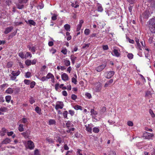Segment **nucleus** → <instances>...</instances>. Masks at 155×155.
<instances>
[{
  "instance_id": "44",
  "label": "nucleus",
  "mask_w": 155,
  "mask_h": 155,
  "mask_svg": "<svg viewBox=\"0 0 155 155\" xmlns=\"http://www.w3.org/2000/svg\"><path fill=\"white\" fill-rule=\"evenodd\" d=\"M35 111L38 113L40 114L41 112V109L38 106L36 107L35 108Z\"/></svg>"
},
{
  "instance_id": "62",
  "label": "nucleus",
  "mask_w": 155,
  "mask_h": 155,
  "mask_svg": "<svg viewBox=\"0 0 155 155\" xmlns=\"http://www.w3.org/2000/svg\"><path fill=\"white\" fill-rule=\"evenodd\" d=\"M30 51H31L33 54L35 52V48L34 47H31V49L30 50Z\"/></svg>"
},
{
  "instance_id": "11",
  "label": "nucleus",
  "mask_w": 155,
  "mask_h": 155,
  "mask_svg": "<svg viewBox=\"0 0 155 155\" xmlns=\"http://www.w3.org/2000/svg\"><path fill=\"white\" fill-rule=\"evenodd\" d=\"M27 146L30 149H33L34 147V143L31 140H29L28 141Z\"/></svg>"
},
{
  "instance_id": "12",
  "label": "nucleus",
  "mask_w": 155,
  "mask_h": 155,
  "mask_svg": "<svg viewBox=\"0 0 155 155\" xmlns=\"http://www.w3.org/2000/svg\"><path fill=\"white\" fill-rule=\"evenodd\" d=\"M141 44L139 43H138V44H137V47L140 50H142V48H144V43L143 41H141L140 42Z\"/></svg>"
},
{
  "instance_id": "54",
  "label": "nucleus",
  "mask_w": 155,
  "mask_h": 155,
  "mask_svg": "<svg viewBox=\"0 0 155 155\" xmlns=\"http://www.w3.org/2000/svg\"><path fill=\"white\" fill-rule=\"evenodd\" d=\"M127 1L130 4H134L135 2V0H127Z\"/></svg>"
},
{
  "instance_id": "7",
  "label": "nucleus",
  "mask_w": 155,
  "mask_h": 155,
  "mask_svg": "<svg viewBox=\"0 0 155 155\" xmlns=\"http://www.w3.org/2000/svg\"><path fill=\"white\" fill-rule=\"evenodd\" d=\"M86 130L90 133H91L92 128L93 127V124H91L86 125H85Z\"/></svg>"
},
{
  "instance_id": "63",
  "label": "nucleus",
  "mask_w": 155,
  "mask_h": 155,
  "mask_svg": "<svg viewBox=\"0 0 155 155\" xmlns=\"http://www.w3.org/2000/svg\"><path fill=\"white\" fill-rule=\"evenodd\" d=\"M62 94L63 95L65 96H67L68 95V94L65 91H63L62 92Z\"/></svg>"
},
{
  "instance_id": "34",
  "label": "nucleus",
  "mask_w": 155,
  "mask_h": 155,
  "mask_svg": "<svg viewBox=\"0 0 155 155\" xmlns=\"http://www.w3.org/2000/svg\"><path fill=\"white\" fill-rule=\"evenodd\" d=\"M17 6V8L19 9H21L24 8V5L22 4L19 3V2Z\"/></svg>"
},
{
  "instance_id": "47",
  "label": "nucleus",
  "mask_w": 155,
  "mask_h": 155,
  "mask_svg": "<svg viewBox=\"0 0 155 155\" xmlns=\"http://www.w3.org/2000/svg\"><path fill=\"white\" fill-rule=\"evenodd\" d=\"M28 57H30V58H31L32 55L30 52H27L25 55V58H28Z\"/></svg>"
},
{
  "instance_id": "4",
  "label": "nucleus",
  "mask_w": 155,
  "mask_h": 155,
  "mask_svg": "<svg viewBox=\"0 0 155 155\" xmlns=\"http://www.w3.org/2000/svg\"><path fill=\"white\" fill-rule=\"evenodd\" d=\"M153 136V134L147 132H144L143 135V137L146 139H150Z\"/></svg>"
},
{
  "instance_id": "27",
  "label": "nucleus",
  "mask_w": 155,
  "mask_h": 155,
  "mask_svg": "<svg viewBox=\"0 0 155 155\" xmlns=\"http://www.w3.org/2000/svg\"><path fill=\"white\" fill-rule=\"evenodd\" d=\"M55 140L57 141L58 142L60 143H61L62 142V140L61 138L60 137L58 136H57L55 137Z\"/></svg>"
},
{
  "instance_id": "8",
  "label": "nucleus",
  "mask_w": 155,
  "mask_h": 155,
  "mask_svg": "<svg viewBox=\"0 0 155 155\" xmlns=\"http://www.w3.org/2000/svg\"><path fill=\"white\" fill-rule=\"evenodd\" d=\"M106 66V64L100 65L96 68V70L98 72H100Z\"/></svg>"
},
{
  "instance_id": "49",
  "label": "nucleus",
  "mask_w": 155,
  "mask_h": 155,
  "mask_svg": "<svg viewBox=\"0 0 155 155\" xmlns=\"http://www.w3.org/2000/svg\"><path fill=\"white\" fill-rule=\"evenodd\" d=\"M28 0H19L18 2H19V3H26Z\"/></svg>"
},
{
  "instance_id": "59",
  "label": "nucleus",
  "mask_w": 155,
  "mask_h": 155,
  "mask_svg": "<svg viewBox=\"0 0 155 155\" xmlns=\"http://www.w3.org/2000/svg\"><path fill=\"white\" fill-rule=\"evenodd\" d=\"M127 125L129 126H132L133 125V122L131 121H128L127 123Z\"/></svg>"
},
{
  "instance_id": "64",
  "label": "nucleus",
  "mask_w": 155,
  "mask_h": 155,
  "mask_svg": "<svg viewBox=\"0 0 155 155\" xmlns=\"http://www.w3.org/2000/svg\"><path fill=\"white\" fill-rule=\"evenodd\" d=\"M153 38L152 37H151L149 39V42L150 43H151L153 40Z\"/></svg>"
},
{
  "instance_id": "56",
  "label": "nucleus",
  "mask_w": 155,
  "mask_h": 155,
  "mask_svg": "<svg viewBox=\"0 0 155 155\" xmlns=\"http://www.w3.org/2000/svg\"><path fill=\"white\" fill-rule=\"evenodd\" d=\"M127 57L131 59L133 57V55L132 54L130 53L128 54Z\"/></svg>"
},
{
  "instance_id": "32",
  "label": "nucleus",
  "mask_w": 155,
  "mask_h": 155,
  "mask_svg": "<svg viewBox=\"0 0 155 155\" xmlns=\"http://www.w3.org/2000/svg\"><path fill=\"white\" fill-rule=\"evenodd\" d=\"M99 130V129L98 127H94L93 129V131L95 133H98Z\"/></svg>"
},
{
  "instance_id": "38",
  "label": "nucleus",
  "mask_w": 155,
  "mask_h": 155,
  "mask_svg": "<svg viewBox=\"0 0 155 155\" xmlns=\"http://www.w3.org/2000/svg\"><path fill=\"white\" fill-rule=\"evenodd\" d=\"M24 82L25 84L28 85L30 84L31 81L29 80L25 79L24 80Z\"/></svg>"
},
{
  "instance_id": "43",
  "label": "nucleus",
  "mask_w": 155,
  "mask_h": 155,
  "mask_svg": "<svg viewBox=\"0 0 155 155\" xmlns=\"http://www.w3.org/2000/svg\"><path fill=\"white\" fill-rule=\"evenodd\" d=\"M18 55L21 58H25V55H24V54L22 52H21L19 53Z\"/></svg>"
},
{
  "instance_id": "28",
  "label": "nucleus",
  "mask_w": 155,
  "mask_h": 155,
  "mask_svg": "<svg viewBox=\"0 0 155 155\" xmlns=\"http://www.w3.org/2000/svg\"><path fill=\"white\" fill-rule=\"evenodd\" d=\"M23 125L20 124L18 127V130L20 132H22L24 131Z\"/></svg>"
},
{
  "instance_id": "3",
  "label": "nucleus",
  "mask_w": 155,
  "mask_h": 155,
  "mask_svg": "<svg viewBox=\"0 0 155 155\" xmlns=\"http://www.w3.org/2000/svg\"><path fill=\"white\" fill-rule=\"evenodd\" d=\"M101 83L97 82L95 84L94 87L93 88V90L95 92H100L101 89Z\"/></svg>"
},
{
  "instance_id": "2",
  "label": "nucleus",
  "mask_w": 155,
  "mask_h": 155,
  "mask_svg": "<svg viewBox=\"0 0 155 155\" xmlns=\"http://www.w3.org/2000/svg\"><path fill=\"white\" fill-rule=\"evenodd\" d=\"M66 124L68 128V130H67V132L70 133L71 134H73V133L71 131H73L74 130V128L73 127L74 125L69 121H67Z\"/></svg>"
},
{
  "instance_id": "21",
  "label": "nucleus",
  "mask_w": 155,
  "mask_h": 155,
  "mask_svg": "<svg viewBox=\"0 0 155 155\" xmlns=\"http://www.w3.org/2000/svg\"><path fill=\"white\" fill-rule=\"evenodd\" d=\"M97 11L98 12H101L103 11V8L101 4L98 3L97 5Z\"/></svg>"
},
{
  "instance_id": "35",
  "label": "nucleus",
  "mask_w": 155,
  "mask_h": 155,
  "mask_svg": "<svg viewBox=\"0 0 155 155\" xmlns=\"http://www.w3.org/2000/svg\"><path fill=\"white\" fill-rule=\"evenodd\" d=\"M31 74L30 72H28L25 73V77L26 78H28L31 77Z\"/></svg>"
},
{
  "instance_id": "16",
  "label": "nucleus",
  "mask_w": 155,
  "mask_h": 155,
  "mask_svg": "<svg viewBox=\"0 0 155 155\" xmlns=\"http://www.w3.org/2000/svg\"><path fill=\"white\" fill-rule=\"evenodd\" d=\"M25 21L28 24L30 25L35 26L36 24L35 22L32 20H29L28 21Z\"/></svg>"
},
{
  "instance_id": "17",
  "label": "nucleus",
  "mask_w": 155,
  "mask_h": 155,
  "mask_svg": "<svg viewBox=\"0 0 155 155\" xmlns=\"http://www.w3.org/2000/svg\"><path fill=\"white\" fill-rule=\"evenodd\" d=\"M20 72L19 70H18L17 71H12L11 72V74L16 78L20 74Z\"/></svg>"
},
{
  "instance_id": "39",
  "label": "nucleus",
  "mask_w": 155,
  "mask_h": 155,
  "mask_svg": "<svg viewBox=\"0 0 155 155\" xmlns=\"http://www.w3.org/2000/svg\"><path fill=\"white\" fill-rule=\"evenodd\" d=\"M152 6H155V0H148Z\"/></svg>"
},
{
  "instance_id": "41",
  "label": "nucleus",
  "mask_w": 155,
  "mask_h": 155,
  "mask_svg": "<svg viewBox=\"0 0 155 155\" xmlns=\"http://www.w3.org/2000/svg\"><path fill=\"white\" fill-rule=\"evenodd\" d=\"M30 87L31 88H32L33 87H34L35 86V82L34 81H33L31 82H30Z\"/></svg>"
},
{
  "instance_id": "13",
  "label": "nucleus",
  "mask_w": 155,
  "mask_h": 155,
  "mask_svg": "<svg viewBox=\"0 0 155 155\" xmlns=\"http://www.w3.org/2000/svg\"><path fill=\"white\" fill-rule=\"evenodd\" d=\"M84 23V21L82 20H80L79 22V24L77 25V31H79L80 30L82 26V24Z\"/></svg>"
},
{
  "instance_id": "26",
  "label": "nucleus",
  "mask_w": 155,
  "mask_h": 155,
  "mask_svg": "<svg viewBox=\"0 0 155 155\" xmlns=\"http://www.w3.org/2000/svg\"><path fill=\"white\" fill-rule=\"evenodd\" d=\"M152 93L150 91H147L146 92L145 96L150 98L151 96Z\"/></svg>"
},
{
  "instance_id": "19",
  "label": "nucleus",
  "mask_w": 155,
  "mask_h": 155,
  "mask_svg": "<svg viewBox=\"0 0 155 155\" xmlns=\"http://www.w3.org/2000/svg\"><path fill=\"white\" fill-rule=\"evenodd\" d=\"M13 28L12 27H10L6 28L4 31V33L5 34L8 33L12 30Z\"/></svg>"
},
{
  "instance_id": "31",
  "label": "nucleus",
  "mask_w": 155,
  "mask_h": 155,
  "mask_svg": "<svg viewBox=\"0 0 155 155\" xmlns=\"http://www.w3.org/2000/svg\"><path fill=\"white\" fill-rule=\"evenodd\" d=\"M74 107V109L76 110H82L83 108L82 107L78 105H76Z\"/></svg>"
},
{
  "instance_id": "57",
  "label": "nucleus",
  "mask_w": 155,
  "mask_h": 155,
  "mask_svg": "<svg viewBox=\"0 0 155 155\" xmlns=\"http://www.w3.org/2000/svg\"><path fill=\"white\" fill-rule=\"evenodd\" d=\"M116 153L114 151H110L109 152L108 155H116Z\"/></svg>"
},
{
  "instance_id": "22",
  "label": "nucleus",
  "mask_w": 155,
  "mask_h": 155,
  "mask_svg": "<svg viewBox=\"0 0 155 155\" xmlns=\"http://www.w3.org/2000/svg\"><path fill=\"white\" fill-rule=\"evenodd\" d=\"M11 141L10 139L7 138L2 142V144H7L9 143Z\"/></svg>"
},
{
  "instance_id": "51",
  "label": "nucleus",
  "mask_w": 155,
  "mask_h": 155,
  "mask_svg": "<svg viewBox=\"0 0 155 155\" xmlns=\"http://www.w3.org/2000/svg\"><path fill=\"white\" fill-rule=\"evenodd\" d=\"M67 50L66 48H64L61 51V52L64 54H66L67 53Z\"/></svg>"
},
{
  "instance_id": "48",
  "label": "nucleus",
  "mask_w": 155,
  "mask_h": 155,
  "mask_svg": "<svg viewBox=\"0 0 155 155\" xmlns=\"http://www.w3.org/2000/svg\"><path fill=\"white\" fill-rule=\"evenodd\" d=\"M149 113L152 117H155V115L153 111L151 109L149 110Z\"/></svg>"
},
{
  "instance_id": "23",
  "label": "nucleus",
  "mask_w": 155,
  "mask_h": 155,
  "mask_svg": "<svg viewBox=\"0 0 155 155\" xmlns=\"http://www.w3.org/2000/svg\"><path fill=\"white\" fill-rule=\"evenodd\" d=\"M13 92V90L11 88H8V89L5 91V93L8 94H12Z\"/></svg>"
},
{
  "instance_id": "37",
  "label": "nucleus",
  "mask_w": 155,
  "mask_h": 155,
  "mask_svg": "<svg viewBox=\"0 0 155 155\" xmlns=\"http://www.w3.org/2000/svg\"><path fill=\"white\" fill-rule=\"evenodd\" d=\"M90 33V30L88 29H86L85 30L84 33L86 35H88Z\"/></svg>"
},
{
  "instance_id": "15",
  "label": "nucleus",
  "mask_w": 155,
  "mask_h": 155,
  "mask_svg": "<svg viewBox=\"0 0 155 155\" xmlns=\"http://www.w3.org/2000/svg\"><path fill=\"white\" fill-rule=\"evenodd\" d=\"M112 54L114 56H115L117 57H119L120 55V53L118 52V51L116 49H114L112 53Z\"/></svg>"
},
{
  "instance_id": "52",
  "label": "nucleus",
  "mask_w": 155,
  "mask_h": 155,
  "mask_svg": "<svg viewBox=\"0 0 155 155\" xmlns=\"http://www.w3.org/2000/svg\"><path fill=\"white\" fill-rule=\"evenodd\" d=\"M68 112L67 111H65L63 113V115L64 118H67V115Z\"/></svg>"
},
{
  "instance_id": "53",
  "label": "nucleus",
  "mask_w": 155,
  "mask_h": 155,
  "mask_svg": "<svg viewBox=\"0 0 155 155\" xmlns=\"http://www.w3.org/2000/svg\"><path fill=\"white\" fill-rule=\"evenodd\" d=\"M85 95L86 96V97L89 99H90L91 97V94L88 93H87L85 94Z\"/></svg>"
},
{
  "instance_id": "1",
  "label": "nucleus",
  "mask_w": 155,
  "mask_h": 155,
  "mask_svg": "<svg viewBox=\"0 0 155 155\" xmlns=\"http://www.w3.org/2000/svg\"><path fill=\"white\" fill-rule=\"evenodd\" d=\"M148 27L151 32L155 33V18L150 20L148 22Z\"/></svg>"
},
{
  "instance_id": "25",
  "label": "nucleus",
  "mask_w": 155,
  "mask_h": 155,
  "mask_svg": "<svg viewBox=\"0 0 155 155\" xmlns=\"http://www.w3.org/2000/svg\"><path fill=\"white\" fill-rule=\"evenodd\" d=\"M20 121L21 123L26 124H28V120L27 119L25 118H23Z\"/></svg>"
},
{
  "instance_id": "45",
  "label": "nucleus",
  "mask_w": 155,
  "mask_h": 155,
  "mask_svg": "<svg viewBox=\"0 0 155 155\" xmlns=\"http://www.w3.org/2000/svg\"><path fill=\"white\" fill-rule=\"evenodd\" d=\"M71 81L72 83H74V84H76L77 83V79L76 78H74V77H73L71 78Z\"/></svg>"
},
{
  "instance_id": "36",
  "label": "nucleus",
  "mask_w": 155,
  "mask_h": 155,
  "mask_svg": "<svg viewBox=\"0 0 155 155\" xmlns=\"http://www.w3.org/2000/svg\"><path fill=\"white\" fill-rule=\"evenodd\" d=\"M9 76L10 77V80L14 81L15 80L16 78L12 74L9 75Z\"/></svg>"
},
{
  "instance_id": "61",
  "label": "nucleus",
  "mask_w": 155,
  "mask_h": 155,
  "mask_svg": "<svg viewBox=\"0 0 155 155\" xmlns=\"http://www.w3.org/2000/svg\"><path fill=\"white\" fill-rule=\"evenodd\" d=\"M29 102L31 104H32L35 102V101L33 98H31L30 99Z\"/></svg>"
},
{
  "instance_id": "20",
  "label": "nucleus",
  "mask_w": 155,
  "mask_h": 155,
  "mask_svg": "<svg viewBox=\"0 0 155 155\" xmlns=\"http://www.w3.org/2000/svg\"><path fill=\"white\" fill-rule=\"evenodd\" d=\"M77 58V57L73 55H71V60L72 63L74 64L75 62V61Z\"/></svg>"
},
{
  "instance_id": "6",
  "label": "nucleus",
  "mask_w": 155,
  "mask_h": 155,
  "mask_svg": "<svg viewBox=\"0 0 155 155\" xmlns=\"http://www.w3.org/2000/svg\"><path fill=\"white\" fill-rule=\"evenodd\" d=\"M47 80L51 79L52 83H54L55 82V78L54 76L51 73H48L46 76Z\"/></svg>"
},
{
  "instance_id": "29",
  "label": "nucleus",
  "mask_w": 155,
  "mask_h": 155,
  "mask_svg": "<svg viewBox=\"0 0 155 155\" xmlns=\"http://www.w3.org/2000/svg\"><path fill=\"white\" fill-rule=\"evenodd\" d=\"M91 115L94 116H95L97 115V112L96 111H95L93 109H91Z\"/></svg>"
},
{
  "instance_id": "60",
  "label": "nucleus",
  "mask_w": 155,
  "mask_h": 155,
  "mask_svg": "<svg viewBox=\"0 0 155 155\" xmlns=\"http://www.w3.org/2000/svg\"><path fill=\"white\" fill-rule=\"evenodd\" d=\"M46 140L49 143H51L53 142V140L51 139L48 138L46 139Z\"/></svg>"
},
{
  "instance_id": "46",
  "label": "nucleus",
  "mask_w": 155,
  "mask_h": 155,
  "mask_svg": "<svg viewBox=\"0 0 155 155\" xmlns=\"http://www.w3.org/2000/svg\"><path fill=\"white\" fill-rule=\"evenodd\" d=\"M25 63L27 65L29 66L31 64V61L30 60H27L25 61Z\"/></svg>"
},
{
  "instance_id": "10",
  "label": "nucleus",
  "mask_w": 155,
  "mask_h": 155,
  "mask_svg": "<svg viewBox=\"0 0 155 155\" xmlns=\"http://www.w3.org/2000/svg\"><path fill=\"white\" fill-rule=\"evenodd\" d=\"M62 79L64 81H66L68 80L69 78L68 74L65 73H64L61 75Z\"/></svg>"
},
{
  "instance_id": "9",
  "label": "nucleus",
  "mask_w": 155,
  "mask_h": 155,
  "mask_svg": "<svg viewBox=\"0 0 155 155\" xmlns=\"http://www.w3.org/2000/svg\"><path fill=\"white\" fill-rule=\"evenodd\" d=\"M114 74V72L113 71H110L105 73V77L107 78H110Z\"/></svg>"
},
{
  "instance_id": "5",
  "label": "nucleus",
  "mask_w": 155,
  "mask_h": 155,
  "mask_svg": "<svg viewBox=\"0 0 155 155\" xmlns=\"http://www.w3.org/2000/svg\"><path fill=\"white\" fill-rule=\"evenodd\" d=\"M64 107V104L62 102L58 101L56 104L55 108L58 110V109H61Z\"/></svg>"
},
{
  "instance_id": "18",
  "label": "nucleus",
  "mask_w": 155,
  "mask_h": 155,
  "mask_svg": "<svg viewBox=\"0 0 155 155\" xmlns=\"http://www.w3.org/2000/svg\"><path fill=\"white\" fill-rule=\"evenodd\" d=\"M56 121L54 119H50L48 121V124L50 125H55L56 124Z\"/></svg>"
},
{
  "instance_id": "40",
  "label": "nucleus",
  "mask_w": 155,
  "mask_h": 155,
  "mask_svg": "<svg viewBox=\"0 0 155 155\" xmlns=\"http://www.w3.org/2000/svg\"><path fill=\"white\" fill-rule=\"evenodd\" d=\"M64 63L66 66H68L70 64V62L69 60H65L64 61Z\"/></svg>"
},
{
  "instance_id": "33",
  "label": "nucleus",
  "mask_w": 155,
  "mask_h": 155,
  "mask_svg": "<svg viewBox=\"0 0 155 155\" xmlns=\"http://www.w3.org/2000/svg\"><path fill=\"white\" fill-rule=\"evenodd\" d=\"M11 96L10 95L6 96L5 97L6 101L8 103H9L11 99Z\"/></svg>"
},
{
  "instance_id": "42",
  "label": "nucleus",
  "mask_w": 155,
  "mask_h": 155,
  "mask_svg": "<svg viewBox=\"0 0 155 155\" xmlns=\"http://www.w3.org/2000/svg\"><path fill=\"white\" fill-rule=\"evenodd\" d=\"M7 110V108L5 107H2L0 108V111L3 112H5Z\"/></svg>"
},
{
  "instance_id": "30",
  "label": "nucleus",
  "mask_w": 155,
  "mask_h": 155,
  "mask_svg": "<svg viewBox=\"0 0 155 155\" xmlns=\"http://www.w3.org/2000/svg\"><path fill=\"white\" fill-rule=\"evenodd\" d=\"M71 6L74 8H77L79 6V5L78 3L76 1L74 3H72L71 4Z\"/></svg>"
},
{
  "instance_id": "50",
  "label": "nucleus",
  "mask_w": 155,
  "mask_h": 155,
  "mask_svg": "<svg viewBox=\"0 0 155 155\" xmlns=\"http://www.w3.org/2000/svg\"><path fill=\"white\" fill-rule=\"evenodd\" d=\"M71 99L74 100H75L77 98V96L74 94H72L71 96Z\"/></svg>"
},
{
  "instance_id": "14",
  "label": "nucleus",
  "mask_w": 155,
  "mask_h": 155,
  "mask_svg": "<svg viewBox=\"0 0 155 155\" xmlns=\"http://www.w3.org/2000/svg\"><path fill=\"white\" fill-rule=\"evenodd\" d=\"M149 12L148 11H147L143 13L141 17L143 18H147L149 16Z\"/></svg>"
},
{
  "instance_id": "24",
  "label": "nucleus",
  "mask_w": 155,
  "mask_h": 155,
  "mask_svg": "<svg viewBox=\"0 0 155 155\" xmlns=\"http://www.w3.org/2000/svg\"><path fill=\"white\" fill-rule=\"evenodd\" d=\"M64 29L67 31H70V26L68 24H65L64 26Z\"/></svg>"
},
{
  "instance_id": "58",
  "label": "nucleus",
  "mask_w": 155,
  "mask_h": 155,
  "mask_svg": "<svg viewBox=\"0 0 155 155\" xmlns=\"http://www.w3.org/2000/svg\"><path fill=\"white\" fill-rule=\"evenodd\" d=\"M51 19L53 20H56L57 19V15L55 14H54L51 17Z\"/></svg>"
},
{
  "instance_id": "55",
  "label": "nucleus",
  "mask_w": 155,
  "mask_h": 155,
  "mask_svg": "<svg viewBox=\"0 0 155 155\" xmlns=\"http://www.w3.org/2000/svg\"><path fill=\"white\" fill-rule=\"evenodd\" d=\"M40 80L42 81H44L47 80V79L46 76H44L42 77L41 79H40Z\"/></svg>"
}]
</instances>
